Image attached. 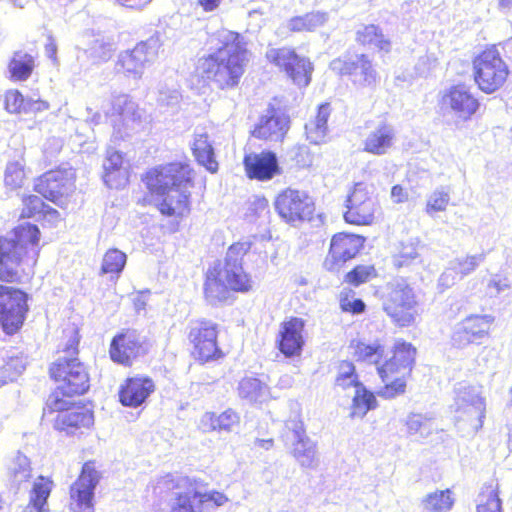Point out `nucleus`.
I'll return each instance as SVG.
<instances>
[{"label": "nucleus", "instance_id": "1", "mask_svg": "<svg viewBox=\"0 0 512 512\" xmlns=\"http://www.w3.org/2000/svg\"><path fill=\"white\" fill-rule=\"evenodd\" d=\"M41 233L35 224L12 229V237L0 232V328L17 334L29 313V294L18 288L32 280L40 253Z\"/></svg>", "mask_w": 512, "mask_h": 512}, {"label": "nucleus", "instance_id": "2", "mask_svg": "<svg viewBox=\"0 0 512 512\" xmlns=\"http://www.w3.org/2000/svg\"><path fill=\"white\" fill-rule=\"evenodd\" d=\"M194 178L195 170L186 161L162 163L141 175L148 193L156 199L158 212L176 224L174 230L192 211L191 193L187 188L194 186Z\"/></svg>", "mask_w": 512, "mask_h": 512}, {"label": "nucleus", "instance_id": "3", "mask_svg": "<svg viewBox=\"0 0 512 512\" xmlns=\"http://www.w3.org/2000/svg\"><path fill=\"white\" fill-rule=\"evenodd\" d=\"M350 348L356 362L376 366V372L383 384L377 392L380 397L394 399L406 392L417 356V348L412 343L403 339L396 340L391 348L390 357L384 360L385 348L379 342L354 340L350 343Z\"/></svg>", "mask_w": 512, "mask_h": 512}, {"label": "nucleus", "instance_id": "4", "mask_svg": "<svg viewBox=\"0 0 512 512\" xmlns=\"http://www.w3.org/2000/svg\"><path fill=\"white\" fill-rule=\"evenodd\" d=\"M250 249L249 241L234 242L228 247L223 261H217L207 269L203 296L209 304L225 302L230 292L244 294L252 291L253 278L243 267V259Z\"/></svg>", "mask_w": 512, "mask_h": 512}, {"label": "nucleus", "instance_id": "5", "mask_svg": "<svg viewBox=\"0 0 512 512\" xmlns=\"http://www.w3.org/2000/svg\"><path fill=\"white\" fill-rule=\"evenodd\" d=\"M247 43L237 32L229 31L221 45L198 60L196 71L208 83L220 90L237 87L248 62Z\"/></svg>", "mask_w": 512, "mask_h": 512}, {"label": "nucleus", "instance_id": "6", "mask_svg": "<svg viewBox=\"0 0 512 512\" xmlns=\"http://www.w3.org/2000/svg\"><path fill=\"white\" fill-rule=\"evenodd\" d=\"M510 75L508 64L496 44L485 46L472 59V76L475 85L485 94L501 90Z\"/></svg>", "mask_w": 512, "mask_h": 512}, {"label": "nucleus", "instance_id": "7", "mask_svg": "<svg viewBox=\"0 0 512 512\" xmlns=\"http://www.w3.org/2000/svg\"><path fill=\"white\" fill-rule=\"evenodd\" d=\"M48 375L61 397L81 396L90 388L88 367L79 357H58L48 367Z\"/></svg>", "mask_w": 512, "mask_h": 512}, {"label": "nucleus", "instance_id": "8", "mask_svg": "<svg viewBox=\"0 0 512 512\" xmlns=\"http://www.w3.org/2000/svg\"><path fill=\"white\" fill-rule=\"evenodd\" d=\"M219 324L208 318H197L189 323L187 341L191 357L201 365L219 362L226 353L219 344Z\"/></svg>", "mask_w": 512, "mask_h": 512}, {"label": "nucleus", "instance_id": "9", "mask_svg": "<svg viewBox=\"0 0 512 512\" xmlns=\"http://www.w3.org/2000/svg\"><path fill=\"white\" fill-rule=\"evenodd\" d=\"M382 309L399 328L415 324L418 315V299L413 287L404 279L387 284Z\"/></svg>", "mask_w": 512, "mask_h": 512}, {"label": "nucleus", "instance_id": "10", "mask_svg": "<svg viewBox=\"0 0 512 512\" xmlns=\"http://www.w3.org/2000/svg\"><path fill=\"white\" fill-rule=\"evenodd\" d=\"M33 191L60 208L66 207L76 191V174L71 168L56 166L34 179Z\"/></svg>", "mask_w": 512, "mask_h": 512}, {"label": "nucleus", "instance_id": "11", "mask_svg": "<svg viewBox=\"0 0 512 512\" xmlns=\"http://www.w3.org/2000/svg\"><path fill=\"white\" fill-rule=\"evenodd\" d=\"M380 213L373 187L364 182L355 183L346 196L344 221L353 226H371L376 223Z\"/></svg>", "mask_w": 512, "mask_h": 512}, {"label": "nucleus", "instance_id": "12", "mask_svg": "<svg viewBox=\"0 0 512 512\" xmlns=\"http://www.w3.org/2000/svg\"><path fill=\"white\" fill-rule=\"evenodd\" d=\"M46 407L49 413H57L53 427L59 432L75 434L93 424V412L86 404L68 401L58 393L50 394Z\"/></svg>", "mask_w": 512, "mask_h": 512}, {"label": "nucleus", "instance_id": "13", "mask_svg": "<svg viewBox=\"0 0 512 512\" xmlns=\"http://www.w3.org/2000/svg\"><path fill=\"white\" fill-rule=\"evenodd\" d=\"M274 208L277 215L287 224L295 226L314 220L316 204L306 192L286 187L275 196Z\"/></svg>", "mask_w": 512, "mask_h": 512}, {"label": "nucleus", "instance_id": "14", "mask_svg": "<svg viewBox=\"0 0 512 512\" xmlns=\"http://www.w3.org/2000/svg\"><path fill=\"white\" fill-rule=\"evenodd\" d=\"M103 478L96 460L85 461L75 481L69 487V509L71 512H94L95 489Z\"/></svg>", "mask_w": 512, "mask_h": 512}, {"label": "nucleus", "instance_id": "15", "mask_svg": "<svg viewBox=\"0 0 512 512\" xmlns=\"http://www.w3.org/2000/svg\"><path fill=\"white\" fill-rule=\"evenodd\" d=\"M331 68L337 76L347 79L356 90L373 88L379 80L372 60L364 53L357 54L355 59L336 58Z\"/></svg>", "mask_w": 512, "mask_h": 512}, {"label": "nucleus", "instance_id": "16", "mask_svg": "<svg viewBox=\"0 0 512 512\" xmlns=\"http://www.w3.org/2000/svg\"><path fill=\"white\" fill-rule=\"evenodd\" d=\"M366 238L360 234L337 232L330 239L323 268L328 272H338L347 262L355 259L363 250Z\"/></svg>", "mask_w": 512, "mask_h": 512}, {"label": "nucleus", "instance_id": "17", "mask_svg": "<svg viewBox=\"0 0 512 512\" xmlns=\"http://www.w3.org/2000/svg\"><path fill=\"white\" fill-rule=\"evenodd\" d=\"M439 105L464 122L475 117L481 108L478 96L465 83L453 84L443 90L439 96Z\"/></svg>", "mask_w": 512, "mask_h": 512}, {"label": "nucleus", "instance_id": "18", "mask_svg": "<svg viewBox=\"0 0 512 512\" xmlns=\"http://www.w3.org/2000/svg\"><path fill=\"white\" fill-rule=\"evenodd\" d=\"M197 480L188 476L166 474L157 481L159 493L177 490L169 512H197L198 491Z\"/></svg>", "mask_w": 512, "mask_h": 512}, {"label": "nucleus", "instance_id": "19", "mask_svg": "<svg viewBox=\"0 0 512 512\" xmlns=\"http://www.w3.org/2000/svg\"><path fill=\"white\" fill-rule=\"evenodd\" d=\"M495 318L488 314H469L453 330L450 341L457 349L480 345L490 335Z\"/></svg>", "mask_w": 512, "mask_h": 512}, {"label": "nucleus", "instance_id": "20", "mask_svg": "<svg viewBox=\"0 0 512 512\" xmlns=\"http://www.w3.org/2000/svg\"><path fill=\"white\" fill-rule=\"evenodd\" d=\"M161 42L149 38L137 43L132 49L121 53L116 62V70L125 76L140 77L146 64L157 59Z\"/></svg>", "mask_w": 512, "mask_h": 512}, {"label": "nucleus", "instance_id": "21", "mask_svg": "<svg viewBox=\"0 0 512 512\" xmlns=\"http://www.w3.org/2000/svg\"><path fill=\"white\" fill-rule=\"evenodd\" d=\"M266 60L284 71L299 86H307L311 80V64L296 51L288 47L271 48L265 54Z\"/></svg>", "mask_w": 512, "mask_h": 512}, {"label": "nucleus", "instance_id": "22", "mask_svg": "<svg viewBox=\"0 0 512 512\" xmlns=\"http://www.w3.org/2000/svg\"><path fill=\"white\" fill-rule=\"evenodd\" d=\"M108 352L114 363L131 367L136 359L147 353V350L137 330L124 328L112 337Z\"/></svg>", "mask_w": 512, "mask_h": 512}, {"label": "nucleus", "instance_id": "23", "mask_svg": "<svg viewBox=\"0 0 512 512\" xmlns=\"http://www.w3.org/2000/svg\"><path fill=\"white\" fill-rule=\"evenodd\" d=\"M306 321L291 316L284 319L279 326L276 347L286 358L300 357L306 345Z\"/></svg>", "mask_w": 512, "mask_h": 512}, {"label": "nucleus", "instance_id": "24", "mask_svg": "<svg viewBox=\"0 0 512 512\" xmlns=\"http://www.w3.org/2000/svg\"><path fill=\"white\" fill-rule=\"evenodd\" d=\"M242 164L250 180L266 182L281 174L277 155L271 150L245 154Z\"/></svg>", "mask_w": 512, "mask_h": 512}, {"label": "nucleus", "instance_id": "25", "mask_svg": "<svg viewBox=\"0 0 512 512\" xmlns=\"http://www.w3.org/2000/svg\"><path fill=\"white\" fill-rule=\"evenodd\" d=\"M153 379L146 375L127 377L119 387V402L126 407L142 405L155 391Z\"/></svg>", "mask_w": 512, "mask_h": 512}, {"label": "nucleus", "instance_id": "26", "mask_svg": "<svg viewBox=\"0 0 512 512\" xmlns=\"http://www.w3.org/2000/svg\"><path fill=\"white\" fill-rule=\"evenodd\" d=\"M289 129V117L277 109H270L268 115L261 117L251 135L267 142L282 141Z\"/></svg>", "mask_w": 512, "mask_h": 512}, {"label": "nucleus", "instance_id": "27", "mask_svg": "<svg viewBox=\"0 0 512 512\" xmlns=\"http://www.w3.org/2000/svg\"><path fill=\"white\" fill-rule=\"evenodd\" d=\"M395 138L396 133L393 126L382 122L364 139L363 151L373 155H383L393 146Z\"/></svg>", "mask_w": 512, "mask_h": 512}, {"label": "nucleus", "instance_id": "28", "mask_svg": "<svg viewBox=\"0 0 512 512\" xmlns=\"http://www.w3.org/2000/svg\"><path fill=\"white\" fill-rule=\"evenodd\" d=\"M291 432L294 437L291 454L301 466H312L315 462L316 455L315 443L310 441L307 437L305 428L301 422L295 423Z\"/></svg>", "mask_w": 512, "mask_h": 512}, {"label": "nucleus", "instance_id": "29", "mask_svg": "<svg viewBox=\"0 0 512 512\" xmlns=\"http://www.w3.org/2000/svg\"><path fill=\"white\" fill-rule=\"evenodd\" d=\"M191 152L197 164L207 172L216 174L219 171V162L207 133L194 135Z\"/></svg>", "mask_w": 512, "mask_h": 512}, {"label": "nucleus", "instance_id": "30", "mask_svg": "<svg viewBox=\"0 0 512 512\" xmlns=\"http://www.w3.org/2000/svg\"><path fill=\"white\" fill-rule=\"evenodd\" d=\"M331 112V104L329 102L322 103L317 107L315 116L305 124V135L310 143L320 144L324 142Z\"/></svg>", "mask_w": 512, "mask_h": 512}, {"label": "nucleus", "instance_id": "31", "mask_svg": "<svg viewBox=\"0 0 512 512\" xmlns=\"http://www.w3.org/2000/svg\"><path fill=\"white\" fill-rule=\"evenodd\" d=\"M240 422L239 415L231 408L220 414L206 412L200 420V427L204 432L231 431Z\"/></svg>", "mask_w": 512, "mask_h": 512}, {"label": "nucleus", "instance_id": "32", "mask_svg": "<svg viewBox=\"0 0 512 512\" xmlns=\"http://www.w3.org/2000/svg\"><path fill=\"white\" fill-rule=\"evenodd\" d=\"M22 202V208L20 217L21 218H37L40 219L41 217H51V218H58L59 213L56 209L48 205L43 197H40V195L35 194H26L21 199Z\"/></svg>", "mask_w": 512, "mask_h": 512}, {"label": "nucleus", "instance_id": "33", "mask_svg": "<svg viewBox=\"0 0 512 512\" xmlns=\"http://www.w3.org/2000/svg\"><path fill=\"white\" fill-rule=\"evenodd\" d=\"M124 155L119 151L108 153L104 164L103 180L109 188H119L124 184Z\"/></svg>", "mask_w": 512, "mask_h": 512}, {"label": "nucleus", "instance_id": "34", "mask_svg": "<svg viewBox=\"0 0 512 512\" xmlns=\"http://www.w3.org/2000/svg\"><path fill=\"white\" fill-rule=\"evenodd\" d=\"M355 392L350 405V417L363 418L369 411L378 407L376 394L363 383L354 388Z\"/></svg>", "mask_w": 512, "mask_h": 512}, {"label": "nucleus", "instance_id": "35", "mask_svg": "<svg viewBox=\"0 0 512 512\" xmlns=\"http://www.w3.org/2000/svg\"><path fill=\"white\" fill-rule=\"evenodd\" d=\"M35 68V59L31 54L14 52L8 62L9 79L13 82L28 80Z\"/></svg>", "mask_w": 512, "mask_h": 512}, {"label": "nucleus", "instance_id": "36", "mask_svg": "<svg viewBox=\"0 0 512 512\" xmlns=\"http://www.w3.org/2000/svg\"><path fill=\"white\" fill-rule=\"evenodd\" d=\"M30 174L31 169L23 157L9 161L4 172V184L12 190L20 189L28 181Z\"/></svg>", "mask_w": 512, "mask_h": 512}, {"label": "nucleus", "instance_id": "37", "mask_svg": "<svg viewBox=\"0 0 512 512\" xmlns=\"http://www.w3.org/2000/svg\"><path fill=\"white\" fill-rule=\"evenodd\" d=\"M499 494L500 487L496 480L485 483L479 493L477 512H502Z\"/></svg>", "mask_w": 512, "mask_h": 512}, {"label": "nucleus", "instance_id": "38", "mask_svg": "<svg viewBox=\"0 0 512 512\" xmlns=\"http://www.w3.org/2000/svg\"><path fill=\"white\" fill-rule=\"evenodd\" d=\"M356 41L361 46L375 45L378 51L389 53L391 42L384 37L382 30L374 24L365 25L356 33Z\"/></svg>", "mask_w": 512, "mask_h": 512}, {"label": "nucleus", "instance_id": "39", "mask_svg": "<svg viewBox=\"0 0 512 512\" xmlns=\"http://www.w3.org/2000/svg\"><path fill=\"white\" fill-rule=\"evenodd\" d=\"M80 333L76 325H68L62 329L59 337L58 353H64V357H79Z\"/></svg>", "mask_w": 512, "mask_h": 512}, {"label": "nucleus", "instance_id": "40", "mask_svg": "<svg viewBox=\"0 0 512 512\" xmlns=\"http://www.w3.org/2000/svg\"><path fill=\"white\" fill-rule=\"evenodd\" d=\"M127 261L124 252L117 248L108 249L103 255L100 273L118 277L123 271Z\"/></svg>", "mask_w": 512, "mask_h": 512}, {"label": "nucleus", "instance_id": "41", "mask_svg": "<svg viewBox=\"0 0 512 512\" xmlns=\"http://www.w3.org/2000/svg\"><path fill=\"white\" fill-rule=\"evenodd\" d=\"M378 277V272L373 264L355 265L344 275V282L352 287H359Z\"/></svg>", "mask_w": 512, "mask_h": 512}, {"label": "nucleus", "instance_id": "42", "mask_svg": "<svg viewBox=\"0 0 512 512\" xmlns=\"http://www.w3.org/2000/svg\"><path fill=\"white\" fill-rule=\"evenodd\" d=\"M422 502L428 511L446 512L452 508L454 499L452 491L450 489H445L427 494Z\"/></svg>", "mask_w": 512, "mask_h": 512}, {"label": "nucleus", "instance_id": "43", "mask_svg": "<svg viewBox=\"0 0 512 512\" xmlns=\"http://www.w3.org/2000/svg\"><path fill=\"white\" fill-rule=\"evenodd\" d=\"M360 384H362V382L359 380L355 365L347 360L341 361L338 365L335 385L346 390L351 387L355 388Z\"/></svg>", "mask_w": 512, "mask_h": 512}, {"label": "nucleus", "instance_id": "44", "mask_svg": "<svg viewBox=\"0 0 512 512\" xmlns=\"http://www.w3.org/2000/svg\"><path fill=\"white\" fill-rule=\"evenodd\" d=\"M339 308L343 313L351 315L363 314L366 311V304L361 298L356 297L354 290L343 289L338 295Z\"/></svg>", "mask_w": 512, "mask_h": 512}, {"label": "nucleus", "instance_id": "45", "mask_svg": "<svg viewBox=\"0 0 512 512\" xmlns=\"http://www.w3.org/2000/svg\"><path fill=\"white\" fill-rule=\"evenodd\" d=\"M53 488L54 481L50 476L39 475L31 486L29 499L48 505Z\"/></svg>", "mask_w": 512, "mask_h": 512}, {"label": "nucleus", "instance_id": "46", "mask_svg": "<svg viewBox=\"0 0 512 512\" xmlns=\"http://www.w3.org/2000/svg\"><path fill=\"white\" fill-rule=\"evenodd\" d=\"M266 385L255 377H246L241 380L238 386V393L240 397L250 401H258L265 390Z\"/></svg>", "mask_w": 512, "mask_h": 512}, {"label": "nucleus", "instance_id": "47", "mask_svg": "<svg viewBox=\"0 0 512 512\" xmlns=\"http://www.w3.org/2000/svg\"><path fill=\"white\" fill-rule=\"evenodd\" d=\"M483 259V255H466L455 259L450 270L455 276L464 278L465 276L473 273L483 261Z\"/></svg>", "mask_w": 512, "mask_h": 512}, {"label": "nucleus", "instance_id": "48", "mask_svg": "<svg viewBox=\"0 0 512 512\" xmlns=\"http://www.w3.org/2000/svg\"><path fill=\"white\" fill-rule=\"evenodd\" d=\"M4 107L11 114L27 113V99L17 89L8 90L4 96Z\"/></svg>", "mask_w": 512, "mask_h": 512}, {"label": "nucleus", "instance_id": "49", "mask_svg": "<svg viewBox=\"0 0 512 512\" xmlns=\"http://www.w3.org/2000/svg\"><path fill=\"white\" fill-rule=\"evenodd\" d=\"M450 202V196L447 191L436 190L427 199L425 210L433 215L446 210Z\"/></svg>", "mask_w": 512, "mask_h": 512}, {"label": "nucleus", "instance_id": "50", "mask_svg": "<svg viewBox=\"0 0 512 512\" xmlns=\"http://www.w3.org/2000/svg\"><path fill=\"white\" fill-rule=\"evenodd\" d=\"M229 498L226 494L223 492L217 491V490H211L209 492H199L198 491V508L201 510V508L206 505L210 504L213 507H221L228 503Z\"/></svg>", "mask_w": 512, "mask_h": 512}, {"label": "nucleus", "instance_id": "51", "mask_svg": "<svg viewBox=\"0 0 512 512\" xmlns=\"http://www.w3.org/2000/svg\"><path fill=\"white\" fill-rule=\"evenodd\" d=\"M463 417L466 420H472L473 416L476 418L477 423L474 425L475 428L482 426L483 419L485 417V404L482 401L467 404L462 409Z\"/></svg>", "mask_w": 512, "mask_h": 512}, {"label": "nucleus", "instance_id": "52", "mask_svg": "<svg viewBox=\"0 0 512 512\" xmlns=\"http://www.w3.org/2000/svg\"><path fill=\"white\" fill-rule=\"evenodd\" d=\"M429 419L421 414L412 413L408 416L406 420V428L407 432L410 434L422 433L426 431L430 432V428L428 427Z\"/></svg>", "mask_w": 512, "mask_h": 512}, {"label": "nucleus", "instance_id": "53", "mask_svg": "<svg viewBox=\"0 0 512 512\" xmlns=\"http://www.w3.org/2000/svg\"><path fill=\"white\" fill-rule=\"evenodd\" d=\"M316 26L315 17L311 14L294 17L289 22V30L292 32L312 31Z\"/></svg>", "mask_w": 512, "mask_h": 512}, {"label": "nucleus", "instance_id": "54", "mask_svg": "<svg viewBox=\"0 0 512 512\" xmlns=\"http://www.w3.org/2000/svg\"><path fill=\"white\" fill-rule=\"evenodd\" d=\"M487 287L491 292L498 294L510 289L511 282L507 276L499 275L491 279Z\"/></svg>", "mask_w": 512, "mask_h": 512}, {"label": "nucleus", "instance_id": "55", "mask_svg": "<svg viewBox=\"0 0 512 512\" xmlns=\"http://www.w3.org/2000/svg\"><path fill=\"white\" fill-rule=\"evenodd\" d=\"M32 470L29 465L19 466L18 468H14L11 472L12 478L15 482L20 484L21 482H27L32 474Z\"/></svg>", "mask_w": 512, "mask_h": 512}, {"label": "nucleus", "instance_id": "56", "mask_svg": "<svg viewBox=\"0 0 512 512\" xmlns=\"http://www.w3.org/2000/svg\"><path fill=\"white\" fill-rule=\"evenodd\" d=\"M50 107L49 102L44 99H27V113L28 112H42L48 110Z\"/></svg>", "mask_w": 512, "mask_h": 512}, {"label": "nucleus", "instance_id": "57", "mask_svg": "<svg viewBox=\"0 0 512 512\" xmlns=\"http://www.w3.org/2000/svg\"><path fill=\"white\" fill-rule=\"evenodd\" d=\"M296 165L299 168L311 167L312 159L309 157L308 152L305 149H299L295 155Z\"/></svg>", "mask_w": 512, "mask_h": 512}, {"label": "nucleus", "instance_id": "58", "mask_svg": "<svg viewBox=\"0 0 512 512\" xmlns=\"http://www.w3.org/2000/svg\"><path fill=\"white\" fill-rule=\"evenodd\" d=\"M391 196L396 203H402L408 198L406 189L399 184L391 188Z\"/></svg>", "mask_w": 512, "mask_h": 512}, {"label": "nucleus", "instance_id": "59", "mask_svg": "<svg viewBox=\"0 0 512 512\" xmlns=\"http://www.w3.org/2000/svg\"><path fill=\"white\" fill-rule=\"evenodd\" d=\"M223 0H195V3L204 12H212L216 10Z\"/></svg>", "mask_w": 512, "mask_h": 512}, {"label": "nucleus", "instance_id": "60", "mask_svg": "<svg viewBox=\"0 0 512 512\" xmlns=\"http://www.w3.org/2000/svg\"><path fill=\"white\" fill-rule=\"evenodd\" d=\"M22 512H49V509L47 504L28 499Z\"/></svg>", "mask_w": 512, "mask_h": 512}, {"label": "nucleus", "instance_id": "61", "mask_svg": "<svg viewBox=\"0 0 512 512\" xmlns=\"http://www.w3.org/2000/svg\"><path fill=\"white\" fill-rule=\"evenodd\" d=\"M117 4L130 8V9H141L145 7L151 0H115Z\"/></svg>", "mask_w": 512, "mask_h": 512}, {"label": "nucleus", "instance_id": "62", "mask_svg": "<svg viewBox=\"0 0 512 512\" xmlns=\"http://www.w3.org/2000/svg\"><path fill=\"white\" fill-rule=\"evenodd\" d=\"M57 49L55 39L52 36H48V42L45 45V52L53 62H57Z\"/></svg>", "mask_w": 512, "mask_h": 512}, {"label": "nucleus", "instance_id": "63", "mask_svg": "<svg viewBox=\"0 0 512 512\" xmlns=\"http://www.w3.org/2000/svg\"><path fill=\"white\" fill-rule=\"evenodd\" d=\"M254 205L259 209H267L269 207L268 199L265 196L256 197Z\"/></svg>", "mask_w": 512, "mask_h": 512}, {"label": "nucleus", "instance_id": "64", "mask_svg": "<svg viewBox=\"0 0 512 512\" xmlns=\"http://www.w3.org/2000/svg\"><path fill=\"white\" fill-rule=\"evenodd\" d=\"M257 445L262 447V448H265V449H269L270 447L273 446V439L272 438H269V439H258L256 441Z\"/></svg>", "mask_w": 512, "mask_h": 512}]
</instances>
